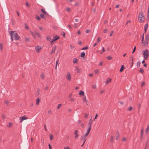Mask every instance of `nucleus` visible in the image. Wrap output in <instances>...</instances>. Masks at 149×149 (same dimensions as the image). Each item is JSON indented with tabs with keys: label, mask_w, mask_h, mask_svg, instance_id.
<instances>
[{
	"label": "nucleus",
	"mask_w": 149,
	"mask_h": 149,
	"mask_svg": "<svg viewBox=\"0 0 149 149\" xmlns=\"http://www.w3.org/2000/svg\"><path fill=\"white\" fill-rule=\"evenodd\" d=\"M9 33L10 36L12 41H13V39L17 40L19 39L20 37L15 31H10Z\"/></svg>",
	"instance_id": "obj_1"
},
{
	"label": "nucleus",
	"mask_w": 149,
	"mask_h": 149,
	"mask_svg": "<svg viewBox=\"0 0 149 149\" xmlns=\"http://www.w3.org/2000/svg\"><path fill=\"white\" fill-rule=\"evenodd\" d=\"M138 19L140 23H142L145 20V17L142 13H140L139 14Z\"/></svg>",
	"instance_id": "obj_2"
},
{
	"label": "nucleus",
	"mask_w": 149,
	"mask_h": 149,
	"mask_svg": "<svg viewBox=\"0 0 149 149\" xmlns=\"http://www.w3.org/2000/svg\"><path fill=\"white\" fill-rule=\"evenodd\" d=\"M143 55H144V60H146L149 55V52L147 49H146L144 51H143Z\"/></svg>",
	"instance_id": "obj_3"
},
{
	"label": "nucleus",
	"mask_w": 149,
	"mask_h": 149,
	"mask_svg": "<svg viewBox=\"0 0 149 149\" xmlns=\"http://www.w3.org/2000/svg\"><path fill=\"white\" fill-rule=\"evenodd\" d=\"M78 131L77 130H75L74 132V134L75 135L74 137L75 138L77 139L79 136V135L78 134Z\"/></svg>",
	"instance_id": "obj_4"
},
{
	"label": "nucleus",
	"mask_w": 149,
	"mask_h": 149,
	"mask_svg": "<svg viewBox=\"0 0 149 149\" xmlns=\"http://www.w3.org/2000/svg\"><path fill=\"white\" fill-rule=\"evenodd\" d=\"M56 47V45L53 47L52 50L50 53V54H51L53 53H55Z\"/></svg>",
	"instance_id": "obj_5"
},
{
	"label": "nucleus",
	"mask_w": 149,
	"mask_h": 149,
	"mask_svg": "<svg viewBox=\"0 0 149 149\" xmlns=\"http://www.w3.org/2000/svg\"><path fill=\"white\" fill-rule=\"evenodd\" d=\"M141 42H142V43H141L142 45L143 46H147L148 45V43H147V41H146V40H145V41H144V40L142 41L141 40Z\"/></svg>",
	"instance_id": "obj_6"
},
{
	"label": "nucleus",
	"mask_w": 149,
	"mask_h": 149,
	"mask_svg": "<svg viewBox=\"0 0 149 149\" xmlns=\"http://www.w3.org/2000/svg\"><path fill=\"white\" fill-rule=\"evenodd\" d=\"M41 49V47L40 46H37L35 47L36 51L37 53H38Z\"/></svg>",
	"instance_id": "obj_7"
},
{
	"label": "nucleus",
	"mask_w": 149,
	"mask_h": 149,
	"mask_svg": "<svg viewBox=\"0 0 149 149\" xmlns=\"http://www.w3.org/2000/svg\"><path fill=\"white\" fill-rule=\"evenodd\" d=\"M27 119V118L25 116L21 117V119H20V123H21L23 120Z\"/></svg>",
	"instance_id": "obj_8"
},
{
	"label": "nucleus",
	"mask_w": 149,
	"mask_h": 149,
	"mask_svg": "<svg viewBox=\"0 0 149 149\" xmlns=\"http://www.w3.org/2000/svg\"><path fill=\"white\" fill-rule=\"evenodd\" d=\"M145 39L146 41H147V43H148V42L149 40V34H147L145 36Z\"/></svg>",
	"instance_id": "obj_9"
},
{
	"label": "nucleus",
	"mask_w": 149,
	"mask_h": 149,
	"mask_svg": "<svg viewBox=\"0 0 149 149\" xmlns=\"http://www.w3.org/2000/svg\"><path fill=\"white\" fill-rule=\"evenodd\" d=\"M68 74L67 75V77H66V78L67 79V80H69V81H70V80H71V75H70V74L69 72H68Z\"/></svg>",
	"instance_id": "obj_10"
},
{
	"label": "nucleus",
	"mask_w": 149,
	"mask_h": 149,
	"mask_svg": "<svg viewBox=\"0 0 149 149\" xmlns=\"http://www.w3.org/2000/svg\"><path fill=\"white\" fill-rule=\"evenodd\" d=\"M86 137L84 135H82L81 136V140L83 141L84 142H85L86 140Z\"/></svg>",
	"instance_id": "obj_11"
},
{
	"label": "nucleus",
	"mask_w": 149,
	"mask_h": 149,
	"mask_svg": "<svg viewBox=\"0 0 149 149\" xmlns=\"http://www.w3.org/2000/svg\"><path fill=\"white\" fill-rule=\"evenodd\" d=\"M148 26V24H146L144 26V31L145 33H146V31L147 30Z\"/></svg>",
	"instance_id": "obj_12"
},
{
	"label": "nucleus",
	"mask_w": 149,
	"mask_h": 149,
	"mask_svg": "<svg viewBox=\"0 0 149 149\" xmlns=\"http://www.w3.org/2000/svg\"><path fill=\"white\" fill-rule=\"evenodd\" d=\"M92 123V118H91L89 120V122L88 124V125L89 126V127H91Z\"/></svg>",
	"instance_id": "obj_13"
},
{
	"label": "nucleus",
	"mask_w": 149,
	"mask_h": 149,
	"mask_svg": "<svg viewBox=\"0 0 149 149\" xmlns=\"http://www.w3.org/2000/svg\"><path fill=\"white\" fill-rule=\"evenodd\" d=\"M79 95H84V91H83L81 90H80L79 92Z\"/></svg>",
	"instance_id": "obj_14"
},
{
	"label": "nucleus",
	"mask_w": 149,
	"mask_h": 149,
	"mask_svg": "<svg viewBox=\"0 0 149 149\" xmlns=\"http://www.w3.org/2000/svg\"><path fill=\"white\" fill-rule=\"evenodd\" d=\"M111 79L108 78V79L106 81L105 84H107L109 82H111Z\"/></svg>",
	"instance_id": "obj_15"
},
{
	"label": "nucleus",
	"mask_w": 149,
	"mask_h": 149,
	"mask_svg": "<svg viewBox=\"0 0 149 149\" xmlns=\"http://www.w3.org/2000/svg\"><path fill=\"white\" fill-rule=\"evenodd\" d=\"M35 32L36 34V35H37L38 37L41 38V36L40 35V33L36 31H35Z\"/></svg>",
	"instance_id": "obj_16"
},
{
	"label": "nucleus",
	"mask_w": 149,
	"mask_h": 149,
	"mask_svg": "<svg viewBox=\"0 0 149 149\" xmlns=\"http://www.w3.org/2000/svg\"><path fill=\"white\" fill-rule=\"evenodd\" d=\"M130 67H131L133 65V58H132V57L131 61V60L130 61Z\"/></svg>",
	"instance_id": "obj_17"
},
{
	"label": "nucleus",
	"mask_w": 149,
	"mask_h": 149,
	"mask_svg": "<svg viewBox=\"0 0 149 149\" xmlns=\"http://www.w3.org/2000/svg\"><path fill=\"white\" fill-rule=\"evenodd\" d=\"M124 65H121V68L120 70V71L121 72H122L123 70L124 69Z\"/></svg>",
	"instance_id": "obj_18"
},
{
	"label": "nucleus",
	"mask_w": 149,
	"mask_h": 149,
	"mask_svg": "<svg viewBox=\"0 0 149 149\" xmlns=\"http://www.w3.org/2000/svg\"><path fill=\"white\" fill-rule=\"evenodd\" d=\"M78 61V59L76 58H74L73 59V62L74 63H76Z\"/></svg>",
	"instance_id": "obj_19"
},
{
	"label": "nucleus",
	"mask_w": 149,
	"mask_h": 149,
	"mask_svg": "<svg viewBox=\"0 0 149 149\" xmlns=\"http://www.w3.org/2000/svg\"><path fill=\"white\" fill-rule=\"evenodd\" d=\"M82 100L84 102H85V101H86L87 100L86 99V96H84L82 98Z\"/></svg>",
	"instance_id": "obj_20"
},
{
	"label": "nucleus",
	"mask_w": 149,
	"mask_h": 149,
	"mask_svg": "<svg viewBox=\"0 0 149 149\" xmlns=\"http://www.w3.org/2000/svg\"><path fill=\"white\" fill-rule=\"evenodd\" d=\"M35 18L36 19L38 20H40V17L38 16L37 15H36L35 16Z\"/></svg>",
	"instance_id": "obj_21"
},
{
	"label": "nucleus",
	"mask_w": 149,
	"mask_h": 149,
	"mask_svg": "<svg viewBox=\"0 0 149 149\" xmlns=\"http://www.w3.org/2000/svg\"><path fill=\"white\" fill-rule=\"evenodd\" d=\"M85 54L84 52H83L81 53L80 55V56L81 57H84L85 56Z\"/></svg>",
	"instance_id": "obj_22"
},
{
	"label": "nucleus",
	"mask_w": 149,
	"mask_h": 149,
	"mask_svg": "<svg viewBox=\"0 0 149 149\" xmlns=\"http://www.w3.org/2000/svg\"><path fill=\"white\" fill-rule=\"evenodd\" d=\"M41 11L43 13L45 14H47V12L43 9H41Z\"/></svg>",
	"instance_id": "obj_23"
},
{
	"label": "nucleus",
	"mask_w": 149,
	"mask_h": 149,
	"mask_svg": "<svg viewBox=\"0 0 149 149\" xmlns=\"http://www.w3.org/2000/svg\"><path fill=\"white\" fill-rule=\"evenodd\" d=\"M60 38V36H58L57 35L56 36H55L54 37V39H56V40H58Z\"/></svg>",
	"instance_id": "obj_24"
},
{
	"label": "nucleus",
	"mask_w": 149,
	"mask_h": 149,
	"mask_svg": "<svg viewBox=\"0 0 149 149\" xmlns=\"http://www.w3.org/2000/svg\"><path fill=\"white\" fill-rule=\"evenodd\" d=\"M149 130V125H148L147 126V128H146V134H147Z\"/></svg>",
	"instance_id": "obj_25"
},
{
	"label": "nucleus",
	"mask_w": 149,
	"mask_h": 149,
	"mask_svg": "<svg viewBox=\"0 0 149 149\" xmlns=\"http://www.w3.org/2000/svg\"><path fill=\"white\" fill-rule=\"evenodd\" d=\"M4 103L7 105H9V102L8 101L5 100Z\"/></svg>",
	"instance_id": "obj_26"
},
{
	"label": "nucleus",
	"mask_w": 149,
	"mask_h": 149,
	"mask_svg": "<svg viewBox=\"0 0 149 149\" xmlns=\"http://www.w3.org/2000/svg\"><path fill=\"white\" fill-rule=\"evenodd\" d=\"M91 127H89V128L87 130L86 132L88 133L90 132V131L91 129Z\"/></svg>",
	"instance_id": "obj_27"
},
{
	"label": "nucleus",
	"mask_w": 149,
	"mask_h": 149,
	"mask_svg": "<svg viewBox=\"0 0 149 149\" xmlns=\"http://www.w3.org/2000/svg\"><path fill=\"white\" fill-rule=\"evenodd\" d=\"M116 134L117 135V136L116 137V140H118L119 139V133L118 132H117L116 133Z\"/></svg>",
	"instance_id": "obj_28"
},
{
	"label": "nucleus",
	"mask_w": 149,
	"mask_h": 149,
	"mask_svg": "<svg viewBox=\"0 0 149 149\" xmlns=\"http://www.w3.org/2000/svg\"><path fill=\"white\" fill-rule=\"evenodd\" d=\"M30 32L31 33V35H32V36L34 37V38L35 37H36V34H34V33H33V32H32L31 31H30Z\"/></svg>",
	"instance_id": "obj_29"
},
{
	"label": "nucleus",
	"mask_w": 149,
	"mask_h": 149,
	"mask_svg": "<svg viewBox=\"0 0 149 149\" xmlns=\"http://www.w3.org/2000/svg\"><path fill=\"white\" fill-rule=\"evenodd\" d=\"M59 61L58 60H56V66H55V69H56V68H57V64L58 63Z\"/></svg>",
	"instance_id": "obj_30"
},
{
	"label": "nucleus",
	"mask_w": 149,
	"mask_h": 149,
	"mask_svg": "<svg viewBox=\"0 0 149 149\" xmlns=\"http://www.w3.org/2000/svg\"><path fill=\"white\" fill-rule=\"evenodd\" d=\"M141 62L140 61L138 62L137 63V66L138 67H140Z\"/></svg>",
	"instance_id": "obj_31"
},
{
	"label": "nucleus",
	"mask_w": 149,
	"mask_h": 149,
	"mask_svg": "<svg viewBox=\"0 0 149 149\" xmlns=\"http://www.w3.org/2000/svg\"><path fill=\"white\" fill-rule=\"evenodd\" d=\"M40 101V99H39V98H37L36 100V104L37 105L39 104V102Z\"/></svg>",
	"instance_id": "obj_32"
},
{
	"label": "nucleus",
	"mask_w": 149,
	"mask_h": 149,
	"mask_svg": "<svg viewBox=\"0 0 149 149\" xmlns=\"http://www.w3.org/2000/svg\"><path fill=\"white\" fill-rule=\"evenodd\" d=\"M94 72L95 74H98L99 73V70L98 69H96L95 70Z\"/></svg>",
	"instance_id": "obj_33"
},
{
	"label": "nucleus",
	"mask_w": 149,
	"mask_h": 149,
	"mask_svg": "<svg viewBox=\"0 0 149 149\" xmlns=\"http://www.w3.org/2000/svg\"><path fill=\"white\" fill-rule=\"evenodd\" d=\"M51 39V37L50 36H48L47 38V40L48 41H50Z\"/></svg>",
	"instance_id": "obj_34"
},
{
	"label": "nucleus",
	"mask_w": 149,
	"mask_h": 149,
	"mask_svg": "<svg viewBox=\"0 0 149 149\" xmlns=\"http://www.w3.org/2000/svg\"><path fill=\"white\" fill-rule=\"evenodd\" d=\"M40 17L42 18H45L44 15L43 13H41L40 15Z\"/></svg>",
	"instance_id": "obj_35"
},
{
	"label": "nucleus",
	"mask_w": 149,
	"mask_h": 149,
	"mask_svg": "<svg viewBox=\"0 0 149 149\" xmlns=\"http://www.w3.org/2000/svg\"><path fill=\"white\" fill-rule=\"evenodd\" d=\"M40 77L42 79H44V74L42 73L41 74V75L40 76Z\"/></svg>",
	"instance_id": "obj_36"
},
{
	"label": "nucleus",
	"mask_w": 149,
	"mask_h": 149,
	"mask_svg": "<svg viewBox=\"0 0 149 149\" xmlns=\"http://www.w3.org/2000/svg\"><path fill=\"white\" fill-rule=\"evenodd\" d=\"M40 89L38 88L37 92V94H38V95L40 94Z\"/></svg>",
	"instance_id": "obj_37"
},
{
	"label": "nucleus",
	"mask_w": 149,
	"mask_h": 149,
	"mask_svg": "<svg viewBox=\"0 0 149 149\" xmlns=\"http://www.w3.org/2000/svg\"><path fill=\"white\" fill-rule=\"evenodd\" d=\"M143 132V129H141V139H142V138Z\"/></svg>",
	"instance_id": "obj_38"
},
{
	"label": "nucleus",
	"mask_w": 149,
	"mask_h": 149,
	"mask_svg": "<svg viewBox=\"0 0 149 149\" xmlns=\"http://www.w3.org/2000/svg\"><path fill=\"white\" fill-rule=\"evenodd\" d=\"M84 114V118H87L88 116V115L86 113H85Z\"/></svg>",
	"instance_id": "obj_39"
},
{
	"label": "nucleus",
	"mask_w": 149,
	"mask_h": 149,
	"mask_svg": "<svg viewBox=\"0 0 149 149\" xmlns=\"http://www.w3.org/2000/svg\"><path fill=\"white\" fill-rule=\"evenodd\" d=\"M139 71L141 73H143L144 72V70L142 68H141Z\"/></svg>",
	"instance_id": "obj_40"
},
{
	"label": "nucleus",
	"mask_w": 149,
	"mask_h": 149,
	"mask_svg": "<svg viewBox=\"0 0 149 149\" xmlns=\"http://www.w3.org/2000/svg\"><path fill=\"white\" fill-rule=\"evenodd\" d=\"M53 136L52 134H50V139L51 140L53 138Z\"/></svg>",
	"instance_id": "obj_41"
},
{
	"label": "nucleus",
	"mask_w": 149,
	"mask_h": 149,
	"mask_svg": "<svg viewBox=\"0 0 149 149\" xmlns=\"http://www.w3.org/2000/svg\"><path fill=\"white\" fill-rule=\"evenodd\" d=\"M113 136H111V137L110 141L111 142H113Z\"/></svg>",
	"instance_id": "obj_42"
},
{
	"label": "nucleus",
	"mask_w": 149,
	"mask_h": 149,
	"mask_svg": "<svg viewBox=\"0 0 149 149\" xmlns=\"http://www.w3.org/2000/svg\"><path fill=\"white\" fill-rule=\"evenodd\" d=\"M107 58L109 60H111L112 58V57L110 56L107 57Z\"/></svg>",
	"instance_id": "obj_43"
},
{
	"label": "nucleus",
	"mask_w": 149,
	"mask_h": 149,
	"mask_svg": "<svg viewBox=\"0 0 149 149\" xmlns=\"http://www.w3.org/2000/svg\"><path fill=\"white\" fill-rule=\"evenodd\" d=\"M132 109V107H130L128 108L127 110L129 111H130Z\"/></svg>",
	"instance_id": "obj_44"
},
{
	"label": "nucleus",
	"mask_w": 149,
	"mask_h": 149,
	"mask_svg": "<svg viewBox=\"0 0 149 149\" xmlns=\"http://www.w3.org/2000/svg\"><path fill=\"white\" fill-rule=\"evenodd\" d=\"M62 104H59L58 105L57 107V109H58L60 108L61 107V106Z\"/></svg>",
	"instance_id": "obj_45"
},
{
	"label": "nucleus",
	"mask_w": 149,
	"mask_h": 149,
	"mask_svg": "<svg viewBox=\"0 0 149 149\" xmlns=\"http://www.w3.org/2000/svg\"><path fill=\"white\" fill-rule=\"evenodd\" d=\"M88 49V47L87 46H86V47H84L83 48H82L81 49V50H85V49Z\"/></svg>",
	"instance_id": "obj_46"
},
{
	"label": "nucleus",
	"mask_w": 149,
	"mask_h": 149,
	"mask_svg": "<svg viewBox=\"0 0 149 149\" xmlns=\"http://www.w3.org/2000/svg\"><path fill=\"white\" fill-rule=\"evenodd\" d=\"M81 72V70L80 69H78L77 70V73H80Z\"/></svg>",
	"instance_id": "obj_47"
},
{
	"label": "nucleus",
	"mask_w": 149,
	"mask_h": 149,
	"mask_svg": "<svg viewBox=\"0 0 149 149\" xmlns=\"http://www.w3.org/2000/svg\"><path fill=\"white\" fill-rule=\"evenodd\" d=\"M25 28L26 29H29V27L26 24H25Z\"/></svg>",
	"instance_id": "obj_48"
},
{
	"label": "nucleus",
	"mask_w": 149,
	"mask_h": 149,
	"mask_svg": "<svg viewBox=\"0 0 149 149\" xmlns=\"http://www.w3.org/2000/svg\"><path fill=\"white\" fill-rule=\"evenodd\" d=\"M0 49L2 50L3 49V45L2 44L0 43Z\"/></svg>",
	"instance_id": "obj_49"
},
{
	"label": "nucleus",
	"mask_w": 149,
	"mask_h": 149,
	"mask_svg": "<svg viewBox=\"0 0 149 149\" xmlns=\"http://www.w3.org/2000/svg\"><path fill=\"white\" fill-rule=\"evenodd\" d=\"M66 10L67 11L69 12L70 11V8H69L68 7L66 8Z\"/></svg>",
	"instance_id": "obj_50"
},
{
	"label": "nucleus",
	"mask_w": 149,
	"mask_h": 149,
	"mask_svg": "<svg viewBox=\"0 0 149 149\" xmlns=\"http://www.w3.org/2000/svg\"><path fill=\"white\" fill-rule=\"evenodd\" d=\"M104 91H105L104 90H102L100 92V94H102V93H104Z\"/></svg>",
	"instance_id": "obj_51"
},
{
	"label": "nucleus",
	"mask_w": 149,
	"mask_h": 149,
	"mask_svg": "<svg viewBox=\"0 0 149 149\" xmlns=\"http://www.w3.org/2000/svg\"><path fill=\"white\" fill-rule=\"evenodd\" d=\"M136 49V46H135L134 48V49H133V51L132 52V53L133 54L134 52L135 51V50Z\"/></svg>",
	"instance_id": "obj_52"
},
{
	"label": "nucleus",
	"mask_w": 149,
	"mask_h": 149,
	"mask_svg": "<svg viewBox=\"0 0 149 149\" xmlns=\"http://www.w3.org/2000/svg\"><path fill=\"white\" fill-rule=\"evenodd\" d=\"M56 40V39H54V38L52 40V41H51L50 42L51 43H52L54 41Z\"/></svg>",
	"instance_id": "obj_53"
},
{
	"label": "nucleus",
	"mask_w": 149,
	"mask_h": 149,
	"mask_svg": "<svg viewBox=\"0 0 149 149\" xmlns=\"http://www.w3.org/2000/svg\"><path fill=\"white\" fill-rule=\"evenodd\" d=\"M144 39V33H143L142 34V40H141L142 41H143Z\"/></svg>",
	"instance_id": "obj_54"
},
{
	"label": "nucleus",
	"mask_w": 149,
	"mask_h": 149,
	"mask_svg": "<svg viewBox=\"0 0 149 149\" xmlns=\"http://www.w3.org/2000/svg\"><path fill=\"white\" fill-rule=\"evenodd\" d=\"M145 85V82H142V83H141V87H143V86H144Z\"/></svg>",
	"instance_id": "obj_55"
},
{
	"label": "nucleus",
	"mask_w": 149,
	"mask_h": 149,
	"mask_svg": "<svg viewBox=\"0 0 149 149\" xmlns=\"http://www.w3.org/2000/svg\"><path fill=\"white\" fill-rule=\"evenodd\" d=\"M73 26L75 28H77V24H74L73 25Z\"/></svg>",
	"instance_id": "obj_56"
},
{
	"label": "nucleus",
	"mask_w": 149,
	"mask_h": 149,
	"mask_svg": "<svg viewBox=\"0 0 149 149\" xmlns=\"http://www.w3.org/2000/svg\"><path fill=\"white\" fill-rule=\"evenodd\" d=\"M26 5L27 6H28V7H30V5L28 3V2H26Z\"/></svg>",
	"instance_id": "obj_57"
},
{
	"label": "nucleus",
	"mask_w": 149,
	"mask_h": 149,
	"mask_svg": "<svg viewBox=\"0 0 149 149\" xmlns=\"http://www.w3.org/2000/svg\"><path fill=\"white\" fill-rule=\"evenodd\" d=\"M88 133L87 132H86L85 134L84 135V136L86 137L88 135Z\"/></svg>",
	"instance_id": "obj_58"
},
{
	"label": "nucleus",
	"mask_w": 149,
	"mask_h": 149,
	"mask_svg": "<svg viewBox=\"0 0 149 149\" xmlns=\"http://www.w3.org/2000/svg\"><path fill=\"white\" fill-rule=\"evenodd\" d=\"M29 38H26L25 39V41L26 42H28L29 41Z\"/></svg>",
	"instance_id": "obj_59"
},
{
	"label": "nucleus",
	"mask_w": 149,
	"mask_h": 149,
	"mask_svg": "<svg viewBox=\"0 0 149 149\" xmlns=\"http://www.w3.org/2000/svg\"><path fill=\"white\" fill-rule=\"evenodd\" d=\"M48 88V86H46L44 88L45 90H47Z\"/></svg>",
	"instance_id": "obj_60"
},
{
	"label": "nucleus",
	"mask_w": 149,
	"mask_h": 149,
	"mask_svg": "<svg viewBox=\"0 0 149 149\" xmlns=\"http://www.w3.org/2000/svg\"><path fill=\"white\" fill-rule=\"evenodd\" d=\"M74 100L73 98H71L70 100V101L72 102H73Z\"/></svg>",
	"instance_id": "obj_61"
},
{
	"label": "nucleus",
	"mask_w": 149,
	"mask_h": 149,
	"mask_svg": "<svg viewBox=\"0 0 149 149\" xmlns=\"http://www.w3.org/2000/svg\"><path fill=\"white\" fill-rule=\"evenodd\" d=\"M77 33L78 34H80V30H78L77 31Z\"/></svg>",
	"instance_id": "obj_62"
},
{
	"label": "nucleus",
	"mask_w": 149,
	"mask_h": 149,
	"mask_svg": "<svg viewBox=\"0 0 149 149\" xmlns=\"http://www.w3.org/2000/svg\"><path fill=\"white\" fill-rule=\"evenodd\" d=\"M97 42H99L100 41V40L99 38H98L97 39Z\"/></svg>",
	"instance_id": "obj_63"
},
{
	"label": "nucleus",
	"mask_w": 149,
	"mask_h": 149,
	"mask_svg": "<svg viewBox=\"0 0 149 149\" xmlns=\"http://www.w3.org/2000/svg\"><path fill=\"white\" fill-rule=\"evenodd\" d=\"M64 149H69V148L68 147H65Z\"/></svg>",
	"instance_id": "obj_64"
}]
</instances>
